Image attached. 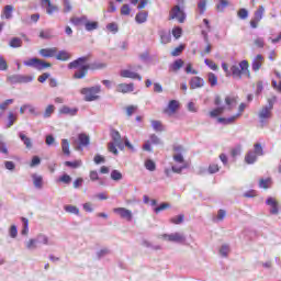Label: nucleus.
I'll list each match as a JSON object with an SVG mask.
<instances>
[{"label":"nucleus","mask_w":281,"mask_h":281,"mask_svg":"<svg viewBox=\"0 0 281 281\" xmlns=\"http://www.w3.org/2000/svg\"><path fill=\"white\" fill-rule=\"evenodd\" d=\"M90 58L91 55H86L68 64V69H77L72 76L75 80H82V78H86L89 69H91L92 71L106 69V63L93 61L91 64H87L89 63Z\"/></svg>","instance_id":"1"},{"label":"nucleus","mask_w":281,"mask_h":281,"mask_svg":"<svg viewBox=\"0 0 281 281\" xmlns=\"http://www.w3.org/2000/svg\"><path fill=\"white\" fill-rule=\"evenodd\" d=\"M276 97L268 99V104L259 110L258 117L261 127L267 126L271 117H273V104H276Z\"/></svg>","instance_id":"2"},{"label":"nucleus","mask_w":281,"mask_h":281,"mask_svg":"<svg viewBox=\"0 0 281 281\" xmlns=\"http://www.w3.org/2000/svg\"><path fill=\"white\" fill-rule=\"evenodd\" d=\"M101 92L102 86L100 85L82 88L80 90L81 95H83L85 102H95V100H100Z\"/></svg>","instance_id":"3"},{"label":"nucleus","mask_w":281,"mask_h":281,"mask_svg":"<svg viewBox=\"0 0 281 281\" xmlns=\"http://www.w3.org/2000/svg\"><path fill=\"white\" fill-rule=\"evenodd\" d=\"M231 76H233V78H237V80H240L243 76H247L249 78V61L241 60L239 66L233 65L231 67Z\"/></svg>","instance_id":"4"},{"label":"nucleus","mask_w":281,"mask_h":281,"mask_svg":"<svg viewBox=\"0 0 281 281\" xmlns=\"http://www.w3.org/2000/svg\"><path fill=\"white\" fill-rule=\"evenodd\" d=\"M23 65L24 67H33V69H37V71H43V69H49V67H52L50 63L36 57L24 60Z\"/></svg>","instance_id":"5"},{"label":"nucleus","mask_w":281,"mask_h":281,"mask_svg":"<svg viewBox=\"0 0 281 281\" xmlns=\"http://www.w3.org/2000/svg\"><path fill=\"white\" fill-rule=\"evenodd\" d=\"M8 80L11 85H27V82H32L34 80V77L27 75H12Z\"/></svg>","instance_id":"6"},{"label":"nucleus","mask_w":281,"mask_h":281,"mask_svg":"<svg viewBox=\"0 0 281 281\" xmlns=\"http://www.w3.org/2000/svg\"><path fill=\"white\" fill-rule=\"evenodd\" d=\"M162 238H165V240H168L169 243H178L179 245H183V243H186L187 240L186 235L179 232L164 234Z\"/></svg>","instance_id":"7"},{"label":"nucleus","mask_w":281,"mask_h":281,"mask_svg":"<svg viewBox=\"0 0 281 281\" xmlns=\"http://www.w3.org/2000/svg\"><path fill=\"white\" fill-rule=\"evenodd\" d=\"M246 104L245 103H240L239 105V112L231 117H218L217 119V122L220 124H224V125H227V124H234V122H236L237 117H240L243 115V111H245L246 109Z\"/></svg>","instance_id":"8"},{"label":"nucleus","mask_w":281,"mask_h":281,"mask_svg":"<svg viewBox=\"0 0 281 281\" xmlns=\"http://www.w3.org/2000/svg\"><path fill=\"white\" fill-rule=\"evenodd\" d=\"M177 19L180 23H184L186 21V12L181 10V7L175 5L170 13H169V20Z\"/></svg>","instance_id":"9"},{"label":"nucleus","mask_w":281,"mask_h":281,"mask_svg":"<svg viewBox=\"0 0 281 281\" xmlns=\"http://www.w3.org/2000/svg\"><path fill=\"white\" fill-rule=\"evenodd\" d=\"M113 213L119 214V216H121V218H125V221H133V212L126 207H116L113 210Z\"/></svg>","instance_id":"10"},{"label":"nucleus","mask_w":281,"mask_h":281,"mask_svg":"<svg viewBox=\"0 0 281 281\" xmlns=\"http://www.w3.org/2000/svg\"><path fill=\"white\" fill-rule=\"evenodd\" d=\"M111 138L113 139V144L120 148V150H124V140L122 139V135L117 130L111 131Z\"/></svg>","instance_id":"11"},{"label":"nucleus","mask_w":281,"mask_h":281,"mask_svg":"<svg viewBox=\"0 0 281 281\" xmlns=\"http://www.w3.org/2000/svg\"><path fill=\"white\" fill-rule=\"evenodd\" d=\"M38 54L43 58H55L56 54H58V48H56V47L42 48V49H40Z\"/></svg>","instance_id":"12"},{"label":"nucleus","mask_w":281,"mask_h":281,"mask_svg":"<svg viewBox=\"0 0 281 281\" xmlns=\"http://www.w3.org/2000/svg\"><path fill=\"white\" fill-rule=\"evenodd\" d=\"M266 205L270 207V214H279L280 209L278 206V201L274 198L270 196L266 200Z\"/></svg>","instance_id":"13"},{"label":"nucleus","mask_w":281,"mask_h":281,"mask_svg":"<svg viewBox=\"0 0 281 281\" xmlns=\"http://www.w3.org/2000/svg\"><path fill=\"white\" fill-rule=\"evenodd\" d=\"M117 93H132L135 91V85L133 83H120L116 86Z\"/></svg>","instance_id":"14"},{"label":"nucleus","mask_w":281,"mask_h":281,"mask_svg":"<svg viewBox=\"0 0 281 281\" xmlns=\"http://www.w3.org/2000/svg\"><path fill=\"white\" fill-rule=\"evenodd\" d=\"M120 76L122 78H131L132 80H139L142 81V77L139 76V74L133 71V70H128V69H124L121 70Z\"/></svg>","instance_id":"15"},{"label":"nucleus","mask_w":281,"mask_h":281,"mask_svg":"<svg viewBox=\"0 0 281 281\" xmlns=\"http://www.w3.org/2000/svg\"><path fill=\"white\" fill-rule=\"evenodd\" d=\"M189 85L191 89H201V87L205 85V80H203L201 77H193L189 81Z\"/></svg>","instance_id":"16"},{"label":"nucleus","mask_w":281,"mask_h":281,"mask_svg":"<svg viewBox=\"0 0 281 281\" xmlns=\"http://www.w3.org/2000/svg\"><path fill=\"white\" fill-rule=\"evenodd\" d=\"M262 63H265V57L262 55H257L254 59H252V71H260V67H262Z\"/></svg>","instance_id":"17"},{"label":"nucleus","mask_w":281,"mask_h":281,"mask_svg":"<svg viewBox=\"0 0 281 281\" xmlns=\"http://www.w3.org/2000/svg\"><path fill=\"white\" fill-rule=\"evenodd\" d=\"M79 145L77 146V150H82V147L89 146L90 138L87 134H79L78 136Z\"/></svg>","instance_id":"18"},{"label":"nucleus","mask_w":281,"mask_h":281,"mask_svg":"<svg viewBox=\"0 0 281 281\" xmlns=\"http://www.w3.org/2000/svg\"><path fill=\"white\" fill-rule=\"evenodd\" d=\"M42 5H47L46 13L52 16L54 12H58V7L52 4V0H42Z\"/></svg>","instance_id":"19"},{"label":"nucleus","mask_w":281,"mask_h":281,"mask_svg":"<svg viewBox=\"0 0 281 281\" xmlns=\"http://www.w3.org/2000/svg\"><path fill=\"white\" fill-rule=\"evenodd\" d=\"M59 113H61L63 115H70L71 117H74V115L78 114V108L63 106L59 110Z\"/></svg>","instance_id":"20"},{"label":"nucleus","mask_w":281,"mask_h":281,"mask_svg":"<svg viewBox=\"0 0 281 281\" xmlns=\"http://www.w3.org/2000/svg\"><path fill=\"white\" fill-rule=\"evenodd\" d=\"M19 137L21 139V142H23L25 148H27V150H31L32 148V138L27 137L23 132H20Z\"/></svg>","instance_id":"21"},{"label":"nucleus","mask_w":281,"mask_h":281,"mask_svg":"<svg viewBox=\"0 0 281 281\" xmlns=\"http://www.w3.org/2000/svg\"><path fill=\"white\" fill-rule=\"evenodd\" d=\"M33 179V186L37 190H41L43 188V176H38L37 173L32 175Z\"/></svg>","instance_id":"22"},{"label":"nucleus","mask_w":281,"mask_h":281,"mask_svg":"<svg viewBox=\"0 0 281 281\" xmlns=\"http://www.w3.org/2000/svg\"><path fill=\"white\" fill-rule=\"evenodd\" d=\"M55 58L56 60L67 61L71 58V54H69L67 50H59L56 53Z\"/></svg>","instance_id":"23"},{"label":"nucleus","mask_w":281,"mask_h":281,"mask_svg":"<svg viewBox=\"0 0 281 281\" xmlns=\"http://www.w3.org/2000/svg\"><path fill=\"white\" fill-rule=\"evenodd\" d=\"M159 36H160V43H162V45H168V43L172 41V36L170 35V33L166 31H159Z\"/></svg>","instance_id":"24"},{"label":"nucleus","mask_w":281,"mask_h":281,"mask_svg":"<svg viewBox=\"0 0 281 281\" xmlns=\"http://www.w3.org/2000/svg\"><path fill=\"white\" fill-rule=\"evenodd\" d=\"M135 21L138 24L146 23L148 21V12L147 11H140L136 14Z\"/></svg>","instance_id":"25"},{"label":"nucleus","mask_w":281,"mask_h":281,"mask_svg":"<svg viewBox=\"0 0 281 281\" xmlns=\"http://www.w3.org/2000/svg\"><path fill=\"white\" fill-rule=\"evenodd\" d=\"M245 161L248 165L255 164L258 161V156L256 155V153H254V150H250L246 154Z\"/></svg>","instance_id":"26"},{"label":"nucleus","mask_w":281,"mask_h":281,"mask_svg":"<svg viewBox=\"0 0 281 281\" xmlns=\"http://www.w3.org/2000/svg\"><path fill=\"white\" fill-rule=\"evenodd\" d=\"M12 12H14V7L12 4H7L2 10V16H4L7 20H10L12 19Z\"/></svg>","instance_id":"27"},{"label":"nucleus","mask_w":281,"mask_h":281,"mask_svg":"<svg viewBox=\"0 0 281 281\" xmlns=\"http://www.w3.org/2000/svg\"><path fill=\"white\" fill-rule=\"evenodd\" d=\"M9 47H12L13 49L23 47V40H21V37H12L9 42Z\"/></svg>","instance_id":"28"},{"label":"nucleus","mask_w":281,"mask_h":281,"mask_svg":"<svg viewBox=\"0 0 281 281\" xmlns=\"http://www.w3.org/2000/svg\"><path fill=\"white\" fill-rule=\"evenodd\" d=\"M65 212H67L68 214H75V216H79L80 215V209H78V206L68 204L64 206Z\"/></svg>","instance_id":"29"},{"label":"nucleus","mask_w":281,"mask_h":281,"mask_svg":"<svg viewBox=\"0 0 281 281\" xmlns=\"http://www.w3.org/2000/svg\"><path fill=\"white\" fill-rule=\"evenodd\" d=\"M40 38H44L45 41H49V38H54V31H52V29L41 31Z\"/></svg>","instance_id":"30"},{"label":"nucleus","mask_w":281,"mask_h":281,"mask_svg":"<svg viewBox=\"0 0 281 281\" xmlns=\"http://www.w3.org/2000/svg\"><path fill=\"white\" fill-rule=\"evenodd\" d=\"M225 113V106H217L210 112V117H218V115H223Z\"/></svg>","instance_id":"31"},{"label":"nucleus","mask_w":281,"mask_h":281,"mask_svg":"<svg viewBox=\"0 0 281 281\" xmlns=\"http://www.w3.org/2000/svg\"><path fill=\"white\" fill-rule=\"evenodd\" d=\"M23 223L22 236H27L30 232V221L26 217H21Z\"/></svg>","instance_id":"32"},{"label":"nucleus","mask_w":281,"mask_h":281,"mask_svg":"<svg viewBox=\"0 0 281 281\" xmlns=\"http://www.w3.org/2000/svg\"><path fill=\"white\" fill-rule=\"evenodd\" d=\"M151 127L156 131V133H161L165 131L164 124H161V121H151Z\"/></svg>","instance_id":"33"},{"label":"nucleus","mask_w":281,"mask_h":281,"mask_svg":"<svg viewBox=\"0 0 281 281\" xmlns=\"http://www.w3.org/2000/svg\"><path fill=\"white\" fill-rule=\"evenodd\" d=\"M61 150H63L64 155H67V157H69V155H71V151L69 150V140H67V138H64L61 140Z\"/></svg>","instance_id":"34"},{"label":"nucleus","mask_w":281,"mask_h":281,"mask_svg":"<svg viewBox=\"0 0 281 281\" xmlns=\"http://www.w3.org/2000/svg\"><path fill=\"white\" fill-rule=\"evenodd\" d=\"M145 168L149 170V172H155L157 170V165L151 159L145 160Z\"/></svg>","instance_id":"35"},{"label":"nucleus","mask_w":281,"mask_h":281,"mask_svg":"<svg viewBox=\"0 0 281 281\" xmlns=\"http://www.w3.org/2000/svg\"><path fill=\"white\" fill-rule=\"evenodd\" d=\"M225 104L227 105V110L232 111L234 109V104H236V97H226Z\"/></svg>","instance_id":"36"},{"label":"nucleus","mask_w":281,"mask_h":281,"mask_svg":"<svg viewBox=\"0 0 281 281\" xmlns=\"http://www.w3.org/2000/svg\"><path fill=\"white\" fill-rule=\"evenodd\" d=\"M183 67V61L182 59H177L170 65V71H179Z\"/></svg>","instance_id":"37"},{"label":"nucleus","mask_w":281,"mask_h":281,"mask_svg":"<svg viewBox=\"0 0 281 281\" xmlns=\"http://www.w3.org/2000/svg\"><path fill=\"white\" fill-rule=\"evenodd\" d=\"M85 27L87 32H93V30H98L99 24L98 22H89V20H87Z\"/></svg>","instance_id":"38"},{"label":"nucleus","mask_w":281,"mask_h":281,"mask_svg":"<svg viewBox=\"0 0 281 281\" xmlns=\"http://www.w3.org/2000/svg\"><path fill=\"white\" fill-rule=\"evenodd\" d=\"M207 78L211 87H216V85H218V77H216L214 72H209Z\"/></svg>","instance_id":"39"},{"label":"nucleus","mask_w":281,"mask_h":281,"mask_svg":"<svg viewBox=\"0 0 281 281\" xmlns=\"http://www.w3.org/2000/svg\"><path fill=\"white\" fill-rule=\"evenodd\" d=\"M229 5V1L227 0H220L218 3L216 4V10L218 12H225V8Z\"/></svg>","instance_id":"40"},{"label":"nucleus","mask_w":281,"mask_h":281,"mask_svg":"<svg viewBox=\"0 0 281 281\" xmlns=\"http://www.w3.org/2000/svg\"><path fill=\"white\" fill-rule=\"evenodd\" d=\"M168 109L170 113H177V110L179 109V101L171 100L168 104Z\"/></svg>","instance_id":"41"},{"label":"nucleus","mask_w":281,"mask_h":281,"mask_svg":"<svg viewBox=\"0 0 281 281\" xmlns=\"http://www.w3.org/2000/svg\"><path fill=\"white\" fill-rule=\"evenodd\" d=\"M87 15H82L81 18H72L70 20V23H74V25H81V23H87Z\"/></svg>","instance_id":"42"},{"label":"nucleus","mask_w":281,"mask_h":281,"mask_svg":"<svg viewBox=\"0 0 281 281\" xmlns=\"http://www.w3.org/2000/svg\"><path fill=\"white\" fill-rule=\"evenodd\" d=\"M238 19H241V21H245L249 16V11L245 8L239 9L237 12Z\"/></svg>","instance_id":"43"},{"label":"nucleus","mask_w":281,"mask_h":281,"mask_svg":"<svg viewBox=\"0 0 281 281\" xmlns=\"http://www.w3.org/2000/svg\"><path fill=\"white\" fill-rule=\"evenodd\" d=\"M65 166H67V168H80V166H82V160H75V161H66Z\"/></svg>","instance_id":"44"},{"label":"nucleus","mask_w":281,"mask_h":281,"mask_svg":"<svg viewBox=\"0 0 281 281\" xmlns=\"http://www.w3.org/2000/svg\"><path fill=\"white\" fill-rule=\"evenodd\" d=\"M254 153L257 157H262V155H265V151L262 149V145L260 143H257L254 145Z\"/></svg>","instance_id":"45"},{"label":"nucleus","mask_w":281,"mask_h":281,"mask_svg":"<svg viewBox=\"0 0 281 281\" xmlns=\"http://www.w3.org/2000/svg\"><path fill=\"white\" fill-rule=\"evenodd\" d=\"M262 16H265V7L260 5L255 12V19L257 21H262Z\"/></svg>","instance_id":"46"},{"label":"nucleus","mask_w":281,"mask_h":281,"mask_svg":"<svg viewBox=\"0 0 281 281\" xmlns=\"http://www.w3.org/2000/svg\"><path fill=\"white\" fill-rule=\"evenodd\" d=\"M220 254L223 258H227V256L229 255V245H222V247L220 248Z\"/></svg>","instance_id":"47"},{"label":"nucleus","mask_w":281,"mask_h":281,"mask_svg":"<svg viewBox=\"0 0 281 281\" xmlns=\"http://www.w3.org/2000/svg\"><path fill=\"white\" fill-rule=\"evenodd\" d=\"M183 218H184L183 214H180L171 217L170 223H172L173 225H181V223H183Z\"/></svg>","instance_id":"48"},{"label":"nucleus","mask_w":281,"mask_h":281,"mask_svg":"<svg viewBox=\"0 0 281 281\" xmlns=\"http://www.w3.org/2000/svg\"><path fill=\"white\" fill-rule=\"evenodd\" d=\"M106 30H109V32H112V34H117L120 27L117 26V23L112 22L106 25Z\"/></svg>","instance_id":"49"},{"label":"nucleus","mask_w":281,"mask_h":281,"mask_svg":"<svg viewBox=\"0 0 281 281\" xmlns=\"http://www.w3.org/2000/svg\"><path fill=\"white\" fill-rule=\"evenodd\" d=\"M122 178H123V176H122V172H120L119 170H112V172H111V179L113 180V181H122Z\"/></svg>","instance_id":"50"},{"label":"nucleus","mask_w":281,"mask_h":281,"mask_svg":"<svg viewBox=\"0 0 281 281\" xmlns=\"http://www.w3.org/2000/svg\"><path fill=\"white\" fill-rule=\"evenodd\" d=\"M269 186H271V178L261 179L259 181V188H263V190L269 189Z\"/></svg>","instance_id":"51"},{"label":"nucleus","mask_w":281,"mask_h":281,"mask_svg":"<svg viewBox=\"0 0 281 281\" xmlns=\"http://www.w3.org/2000/svg\"><path fill=\"white\" fill-rule=\"evenodd\" d=\"M54 111H56V106H54L53 104L46 106L45 111H44V117H52V113H54Z\"/></svg>","instance_id":"52"},{"label":"nucleus","mask_w":281,"mask_h":281,"mask_svg":"<svg viewBox=\"0 0 281 281\" xmlns=\"http://www.w3.org/2000/svg\"><path fill=\"white\" fill-rule=\"evenodd\" d=\"M207 8V1L206 0H200L198 3V9L200 10V14H205V10Z\"/></svg>","instance_id":"53"},{"label":"nucleus","mask_w":281,"mask_h":281,"mask_svg":"<svg viewBox=\"0 0 281 281\" xmlns=\"http://www.w3.org/2000/svg\"><path fill=\"white\" fill-rule=\"evenodd\" d=\"M37 243H42V245H49V238L47 235L40 234L37 235Z\"/></svg>","instance_id":"54"},{"label":"nucleus","mask_w":281,"mask_h":281,"mask_svg":"<svg viewBox=\"0 0 281 281\" xmlns=\"http://www.w3.org/2000/svg\"><path fill=\"white\" fill-rule=\"evenodd\" d=\"M8 120H9V122L7 124V128H10L11 126L14 125V122H16V115H14V113L10 112Z\"/></svg>","instance_id":"55"},{"label":"nucleus","mask_w":281,"mask_h":281,"mask_svg":"<svg viewBox=\"0 0 281 281\" xmlns=\"http://www.w3.org/2000/svg\"><path fill=\"white\" fill-rule=\"evenodd\" d=\"M109 254H111V250H109V248H102L97 252V258H99L100 260L101 258H104V256H109Z\"/></svg>","instance_id":"56"},{"label":"nucleus","mask_w":281,"mask_h":281,"mask_svg":"<svg viewBox=\"0 0 281 281\" xmlns=\"http://www.w3.org/2000/svg\"><path fill=\"white\" fill-rule=\"evenodd\" d=\"M241 153H243V147H240V145H238L232 149L231 155H232V157H240Z\"/></svg>","instance_id":"57"},{"label":"nucleus","mask_w":281,"mask_h":281,"mask_svg":"<svg viewBox=\"0 0 281 281\" xmlns=\"http://www.w3.org/2000/svg\"><path fill=\"white\" fill-rule=\"evenodd\" d=\"M121 14L123 16H128V14H131V5L123 4L122 8H121Z\"/></svg>","instance_id":"58"},{"label":"nucleus","mask_w":281,"mask_h":281,"mask_svg":"<svg viewBox=\"0 0 281 281\" xmlns=\"http://www.w3.org/2000/svg\"><path fill=\"white\" fill-rule=\"evenodd\" d=\"M254 45H256V47H259V49H262V47H265V38L263 37L255 38Z\"/></svg>","instance_id":"59"},{"label":"nucleus","mask_w":281,"mask_h":281,"mask_svg":"<svg viewBox=\"0 0 281 281\" xmlns=\"http://www.w3.org/2000/svg\"><path fill=\"white\" fill-rule=\"evenodd\" d=\"M117 145H115V143H109L108 144V150L109 153H112L113 155H119V151H117Z\"/></svg>","instance_id":"60"},{"label":"nucleus","mask_w":281,"mask_h":281,"mask_svg":"<svg viewBox=\"0 0 281 281\" xmlns=\"http://www.w3.org/2000/svg\"><path fill=\"white\" fill-rule=\"evenodd\" d=\"M205 65H207L210 67V69H212L213 71H216V69H218V66L216 65V63H214L211 59H205L204 60Z\"/></svg>","instance_id":"61"},{"label":"nucleus","mask_w":281,"mask_h":281,"mask_svg":"<svg viewBox=\"0 0 281 281\" xmlns=\"http://www.w3.org/2000/svg\"><path fill=\"white\" fill-rule=\"evenodd\" d=\"M59 181H61V183H66L67 186H69V183H71V176L65 173L59 178Z\"/></svg>","instance_id":"62"},{"label":"nucleus","mask_w":281,"mask_h":281,"mask_svg":"<svg viewBox=\"0 0 281 281\" xmlns=\"http://www.w3.org/2000/svg\"><path fill=\"white\" fill-rule=\"evenodd\" d=\"M72 7H71V2L69 0H64V12H71Z\"/></svg>","instance_id":"63"},{"label":"nucleus","mask_w":281,"mask_h":281,"mask_svg":"<svg viewBox=\"0 0 281 281\" xmlns=\"http://www.w3.org/2000/svg\"><path fill=\"white\" fill-rule=\"evenodd\" d=\"M26 249H36V239H30L27 243H26Z\"/></svg>","instance_id":"64"}]
</instances>
